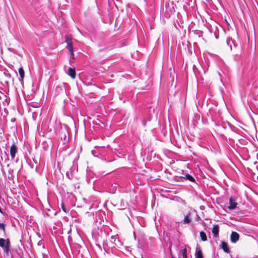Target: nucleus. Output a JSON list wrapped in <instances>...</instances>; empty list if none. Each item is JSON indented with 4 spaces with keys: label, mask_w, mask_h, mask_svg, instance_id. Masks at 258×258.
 Segmentation results:
<instances>
[{
    "label": "nucleus",
    "mask_w": 258,
    "mask_h": 258,
    "mask_svg": "<svg viewBox=\"0 0 258 258\" xmlns=\"http://www.w3.org/2000/svg\"><path fill=\"white\" fill-rule=\"evenodd\" d=\"M237 203L236 202L235 199L234 197H231L229 199V206L228 209L230 210L235 209L237 207Z\"/></svg>",
    "instance_id": "3"
},
{
    "label": "nucleus",
    "mask_w": 258,
    "mask_h": 258,
    "mask_svg": "<svg viewBox=\"0 0 258 258\" xmlns=\"http://www.w3.org/2000/svg\"><path fill=\"white\" fill-rule=\"evenodd\" d=\"M190 214L188 213L184 217L183 219V222L184 224H188L191 222V219L190 218Z\"/></svg>",
    "instance_id": "10"
},
{
    "label": "nucleus",
    "mask_w": 258,
    "mask_h": 258,
    "mask_svg": "<svg viewBox=\"0 0 258 258\" xmlns=\"http://www.w3.org/2000/svg\"><path fill=\"white\" fill-rule=\"evenodd\" d=\"M68 75L73 79L76 77V71L75 69L70 68L68 70Z\"/></svg>",
    "instance_id": "9"
},
{
    "label": "nucleus",
    "mask_w": 258,
    "mask_h": 258,
    "mask_svg": "<svg viewBox=\"0 0 258 258\" xmlns=\"http://www.w3.org/2000/svg\"><path fill=\"white\" fill-rule=\"evenodd\" d=\"M220 247L223 249V250L224 251V252L226 253H229L230 250L228 247V245L227 243L224 241H222L220 245Z\"/></svg>",
    "instance_id": "7"
},
{
    "label": "nucleus",
    "mask_w": 258,
    "mask_h": 258,
    "mask_svg": "<svg viewBox=\"0 0 258 258\" xmlns=\"http://www.w3.org/2000/svg\"><path fill=\"white\" fill-rule=\"evenodd\" d=\"M0 213H1L2 214L3 213V211H2V210L1 209V208H0Z\"/></svg>",
    "instance_id": "18"
},
{
    "label": "nucleus",
    "mask_w": 258,
    "mask_h": 258,
    "mask_svg": "<svg viewBox=\"0 0 258 258\" xmlns=\"http://www.w3.org/2000/svg\"><path fill=\"white\" fill-rule=\"evenodd\" d=\"M195 256L196 258H203L202 250L198 246L196 247Z\"/></svg>",
    "instance_id": "8"
},
{
    "label": "nucleus",
    "mask_w": 258,
    "mask_h": 258,
    "mask_svg": "<svg viewBox=\"0 0 258 258\" xmlns=\"http://www.w3.org/2000/svg\"><path fill=\"white\" fill-rule=\"evenodd\" d=\"M171 258H174L173 256H172Z\"/></svg>",
    "instance_id": "19"
},
{
    "label": "nucleus",
    "mask_w": 258,
    "mask_h": 258,
    "mask_svg": "<svg viewBox=\"0 0 258 258\" xmlns=\"http://www.w3.org/2000/svg\"><path fill=\"white\" fill-rule=\"evenodd\" d=\"M0 229L2 230L5 233V225L3 223H0Z\"/></svg>",
    "instance_id": "16"
},
{
    "label": "nucleus",
    "mask_w": 258,
    "mask_h": 258,
    "mask_svg": "<svg viewBox=\"0 0 258 258\" xmlns=\"http://www.w3.org/2000/svg\"><path fill=\"white\" fill-rule=\"evenodd\" d=\"M200 237H201V238L202 241H205L207 240L206 234L204 232H203V231L200 232Z\"/></svg>",
    "instance_id": "13"
},
{
    "label": "nucleus",
    "mask_w": 258,
    "mask_h": 258,
    "mask_svg": "<svg viewBox=\"0 0 258 258\" xmlns=\"http://www.w3.org/2000/svg\"><path fill=\"white\" fill-rule=\"evenodd\" d=\"M61 208H62V210H63L65 213H67V211H66V208H65V207H64V206L63 204H62V205H61Z\"/></svg>",
    "instance_id": "17"
},
{
    "label": "nucleus",
    "mask_w": 258,
    "mask_h": 258,
    "mask_svg": "<svg viewBox=\"0 0 258 258\" xmlns=\"http://www.w3.org/2000/svg\"><path fill=\"white\" fill-rule=\"evenodd\" d=\"M227 44L230 46V48H232V46L235 47V45L234 43V41L231 38H228L227 39Z\"/></svg>",
    "instance_id": "11"
},
{
    "label": "nucleus",
    "mask_w": 258,
    "mask_h": 258,
    "mask_svg": "<svg viewBox=\"0 0 258 258\" xmlns=\"http://www.w3.org/2000/svg\"><path fill=\"white\" fill-rule=\"evenodd\" d=\"M66 42L67 44L68 49L69 52L71 53V55L73 56V43L72 41V39L70 38L69 36H67L66 38Z\"/></svg>",
    "instance_id": "2"
},
{
    "label": "nucleus",
    "mask_w": 258,
    "mask_h": 258,
    "mask_svg": "<svg viewBox=\"0 0 258 258\" xmlns=\"http://www.w3.org/2000/svg\"><path fill=\"white\" fill-rule=\"evenodd\" d=\"M17 152V147L15 144H13L11 147V149H10V154H11L12 160H13L14 159Z\"/></svg>",
    "instance_id": "5"
},
{
    "label": "nucleus",
    "mask_w": 258,
    "mask_h": 258,
    "mask_svg": "<svg viewBox=\"0 0 258 258\" xmlns=\"http://www.w3.org/2000/svg\"><path fill=\"white\" fill-rule=\"evenodd\" d=\"M11 246L10 240L9 239H5L4 238H0V247H2L4 251L8 253L10 251Z\"/></svg>",
    "instance_id": "1"
},
{
    "label": "nucleus",
    "mask_w": 258,
    "mask_h": 258,
    "mask_svg": "<svg viewBox=\"0 0 258 258\" xmlns=\"http://www.w3.org/2000/svg\"><path fill=\"white\" fill-rule=\"evenodd\" d=\"M19 74H20V76L21 77V78L22 80H23L24 78V76H25V72H24V71L23 70V69L22 68H20L19 69Z\"/></svg>",
    "instance_id": "14"
},
{
    "label": "nucleus",
    "mask_w": 258,
    "mask_h": 258,
    "mask_svg": "<svg viewBox=\"0 0 258 258\" xmlns=\"http://www.w3.org/2000/svg\"><path fill=\"white\" fill-rule=\"evenodd\" d=\"M183 178L188 180L190 181H192V182L195 181V178L192 176H191L190 175H189L188 174H186L185 177H183Z\"/></svg>",
    "instance_id": "12"
},
{
    "label": "nucleus",
    "mask_w": 258,
    "mask_h": 258,
    "mask_svg": "<svg viewBox=\"0 0 258 258\" xmlns=\"http://www.w3.org/2000/svg\"><path fill=\"white\" fill-rule=\"evenodd\" d=\"M239 238V235L236 232L233 231L230 236L231 241L233 243H236Z\"/></svg>",
    "instance_id": "4"
},
{
    "label": "nucleus",
    "mask_w": 258,
    "mask_h": 258,
    "mask_svg": "<svg viewBox=\"0 0 258 258\" xmlns=\"http://www.w3.org/2000/svg\"><path fill=\"white\" fill-rule=\"evenodd\" d=\"M219 226L218 225H214L212 228V233L213 234V236L215 238L219 237Z\"/></svg>",
    "instance_id": "6"
},
{
    "label": "nucleus",
    "mask_w": 258,
    "mask_h": 258,
    "mask_svg": "<svg viewBox=\"0 0 258 258\" xmlns=\"http://www.w3.org/2000/svg\"><path fill=\"white\" fill-rule=\"evenodd\" d=\"M181 252H182V255L183 257L187 258V254H186L187 249H186V247H185L184 249H183L181 250Z\"/></svg>",
    "instance_id": "15"
}]
</instances>
